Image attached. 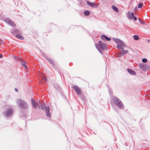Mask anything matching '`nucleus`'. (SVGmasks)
I'll return each instance as SVG.
<instances>
[{
  "label": "nucleus",
  "mask_w": 150,
  "mask_h": 150,
  "mask_svg": "<svg viewBox=\"0 0 150 150\" xmlns=\"http://www.w3.org/2000/svg\"><path fill=\"white\" fill-rule=\"evenodd\" d=\"M23 67H24L25 69H26L27 68V66H26V64H25L24 65H23Z\"/></svg>",
  "instance_id": "a878e982"
},
{
  "label": "nucleus",
  "mask_w": 150,
  "mask_h": 150,
  "mask_svg": "<svg viewBox=\"0 0 150 150\" xmlns=\"http://www.w3.org/2000/svg\"><path fill=\"white\" fill-rule=\"evenodd\" d=\"M45 57L49 61V62H50V63L53 65L54 64V62L51 59L47 57H46L45 56Z\"/></svg>",
  "instance_id": "4468645a"
},
{
  "label": "nucleus",
  "mask_w": 150,
  "mask_h": 150,
  "mask_svg": "<svg viewBox=\"0 0 150 150\" xmlns=\"http://www.w3.org/2000/svg\"><path fill=\"white\" fill-rule=\"evenodd\" d=\"M105 39H106V40L108 41H110L111 40V38H108L106 36H105Z\"/></svg>",
  "instance_id": "393cba45"
},
{
  "label": "nucleus",
  "mask_w": 150,
  "mask_h": 150,
  "mask_svg": "<svg viewBox=\"0 0 150 150\" xmlns=\"http://www.w3.org/2000/svg\"><path fill=\"white\" fill-rule=\"evenodd\" d=\"M114 41L117 44L116 47L121 50L124 49V47H125V43L121 40L118 38H113Z\"/></svg>",
  "instance_id": "f03ea898"
},
{
  "label": "nucleus",
  "mask_w": 150,
  "mask_h": 150,
  "mask_svg": "<svg viewBox=\"0 0 150 150\" xmlns=\"http://www.w3.org/2000/svg\"><path fill=\"white\" fill-rule=\"evenodd\" d=\"M101 39L103 40H104L105 39V36L103 35L101 36Z\"/></svg>",
  "instance_id": "412c9836"
},
{
  "label": "nucleus",
  "mask_w": 150,
  "mask_h": 150,
  "mask_svg": "<svg viewBox=\"0 0 150 150\" xmlns=\"http://www.w3.org/2000/svg\"><path fill=\"white\" fill-rule=\"evenodd\" d=\"M112 100L114 103L118 107L122 108L123 107V105L121 101L117 98L114 97L112 98Z\"/></svg>",
  "instance_id": "39448f33"
},
{
  "label": "nucleus",
  "mask_w": 150,
  "mask_h": 150,
  "mask_svg": "<svg viewBox=\"0 0 150 150\" xmlns=\"http://www.w3.org/2000/svg\"><path fill=\"white\" fill-rule=\"evenodd\" d=\"M19 33V32L18 30H13L11 31V33L13 35H15L16 33Z\"/></svg>",
  "instance_id": "2eb2a0df"
},
{
  "label": "nucleus",
  "mask_w": 150,
  "mask_h": 150,
  "mask_svg": "<svg viewBox=\"0 0 150 150\" xmlns=\"http://www.w3.org/2000/svg\"><path fill=\"white\" fill-rule=\"evenodd\" d=\"M143 3H140L138 6V7L139 8H142V6L143 5Z\"/></svg>",
  "instance_id": "4be33fe9"
},
{
  "label": "nucleus",
  "mask_w": 150,
  "mask_h": 150,
  "mask_svg": "<svg viewBox=\"0 0 150 150\" xmlns=\"http://www.w3.org/2000/svg\"><path fill=\"white\" fill-rule=\"evenodd\" d=\"M127 16L128 19H132L134 18L135 21L137 20V18L134 16V13L133 12H128L127 14Z\"/></svg>",
  "instance_id": "0eeeda50"
},
{
  "label": "nucleus",
  "mask_w": 150,
  "mask_h": 150,
  "mask_svg": "<svg viewBox=\"0 0 150 150\" xmlns=\"http://www.w3.org/2000/svg\"><path fill=\"white\" fill-rule=\"evenodd\" d=\"M16 103L20 108H26L28 107V105L23 100L19 99L17 100Z\"/></svg>",
  "instance_id": "7ed1b4c3"
},
{
  "label": "nucleus",
  "mask_w": 150,
  "mask_h": 150,
  "mask_svg": "<svg viewBox=\"0 0 150 150\" xmlns=\"http://www.w3.org/2000/svg\"><path fill=\"white\" fill-rule=\"evenodd\" d=\"M87 3L88 5L92 7H94L96 6V5L93 3H91L90 2L87 1Z\"/></svg>",
  "instance_id": "ddd939ff"
},
{
  "label": "nucleus",
  "mask_w": 150,
  "mask_h": 150,
  "mask_svg": "<svg viewBox=\"0 0 150 150\" xmlns=\"http://www.w3.org/2000/svg\"><path fill=\"white\" fill-rule=\"evenodd\" d=\"M16 38L19 39L21 40L24 39L23 37L21 35H16Z\"/></svg>",
  "instance_id": "f3484780"
},
{
  "label": "nucleus",
  "mask_w": 150,
  "mask_h": 150,
  "mask_svg": "<svg viewBox=\"0 0 150 150\" xmlns=\"http://www.w3.org/2000/svg\"><path fill=\"white\" fill-rule=\"evenodd\" d=\"M42 54L43 55H45V54L43 52L42 53Z\"/></svg>",
  "instance_id": "7c9ffc66"
},
{
  "label": "nucleus",
  "mask_w": 150,
  "mask_h": 150,
  "mask_svg": "<svg viewBox=\"0 0 150 150\" xmlns=\"http://www.w3.org/2000/svg\"><path fill=\"white\" fill-rule=\"evenodd\" d=\"M26 64V62L25 61H22V66H23V65H24L25 64Z\"/></svg>",
  "instance_id": "b1692460"
},
{
  "label": "nucleus",
  "mask_w": 150,
  "mask_h": 150,
  "mask_svg": "<svg viewBox=\"0 0 150 150\" xmlns=\"http://www.w3.org/2000/svg\"><path fill=\"white\" fill-rule=\"evenodd\" d=\"M90 13V12L88 11H86L84 12V15L86 16L88 15Z\"/></svg>",
  "instance_id": "6ab92c4d"
},
{
  "label": "nucleus",
  "mask_w": 150,
  "mask_h": 150,
  "mask_svg": "<svg viewBox=\"0 0 150 150\" xmlns=\"http://www.w3.org/2000/svg\"><path fill=\"white\" fill-rule=\"evenodd\" d=\"M139 67L142 70L145 71L146 70V65L143 63H140L139 65Z\"/></svg>",
  "instance_id": "9d476101"
},
{
  "label": "nucleus",
  "mask_w": 150,
  "mask_h": 150,
  "mask_svg": "<svg viewBox=\"0 0 150 150\" xmlns=\"http://www.w3.org/2000/svg\"><path fill=\"white\" fill-rule=\"evenodd\" d=\"M44 80H45V81H47V79L46 78H44Z\"/></svg>",
  "instance_id": "c756f323"
},
{
  "label": "nucleus",
  "mask_w": 150,
  "mask_h": 150,
  "mask_svg": "<svg viewBox=\"0 0 150 150\" xmlns=\"http://www.w3.org/2000/svg\"><path fill=\"white\" fill-rule=\"evenodd\" d=\"M121 55H118V56L119 57H121Z\"/></svg>",
  "instance_id": "2f4dec72"
},
{
  "label": "nucleus",
  "mask_w": 150,
  "mask_h": 150,
  "mask_svg": "<svg viewBox=\"0 0 150 150\" xmlns=\"http://www.w3.org/2000/svg\"><path fill=\"white\" fill-rule=\"evenodd\" d=\"M122 50V55L127 54L129 52V51L128 50H124V49Z\"/></svg>",
  "instance_id": "dca6fc26"
},
{
  "label": "nucleus",
  "mask_w": 150,
  "mask_h": 150,
  "mask_svg": "<svg viewBox=\"0 0 150 150\" xmlns=\"http://www.w3.org/2000/svg\"><path fill=\"white\" fill-rule=\"evenodd\" d=\"M31 101L32 106L34 108H36L38 105L37 103L33 98H31Z\"/></svg>",
  "instance_id": "9b49d317"
},
{
  "label": "nucleus",
  "mask_w": 150,
  "mask_h": 150,
  "mask_svg": "<svg viewBox=\"0 0 150 150\" xmlns=\"http://www.w3.org/2000/svg\"><path fill=\"white\" fill-rule=\"evenodd\" d=\"M127 70L128 72L131 74L133 75H134L136 74V73L134 71L131 69L129 68L127 69Z\"/></svg>",
  "instance_id": "f8f14e48"
},
{
  "label": "nucleus",
  "mask_w": 150,
  "mask_h": 150,
  "mask_svg": "<svg viewBox=\"0 0 150 150\" xmlns=\"http://www.w3.org/2000/svg\"><path fill=\"white\" fill-rule=\"evenodd\" d=\"M13 113V109L11 108H9L5 111L4 113L5 116L6 117H9L11 116Z\"/></svg>",
  "instance_id": "423d86ee"
},
{
  "label": "nucleus",
  "mask_w": 150,
  "mask_h": 150,
  "mask_svg": "<svg viewBox=\"0 0 150 150\" xmlns=\"http://www.w3.org/2000/svg\"><path fill=\"white\" fill-rule=\"evenodd\" d=\"M5 22L8 24L12 26H15V24L12 21L8 18H6L5 20Z\"/></svg>",
  "instance_id": "1a4fd4ad"
},
{
  "label": "nucleus",
  "mask_w": 150,
  "mask_h": 150,
  "mask_svg": "<svg viewBox=\"0 0 150 150\" xmlns=\"http://www.w3.org/2000/svg\"><path fill=\"white\" fill-rule=\"evenodd\" d=\"M15 90L16 92H18V89L17 88H15Z\"/></svg>",
  "instance_id": "c85d7f7f"
},
{
  "label": "nucleus",
  "mask_w": 150,
  "mask_h": 150,
  "mask_svg": "<svg viewBox=\"0 0 150 150\" xmlns=\"http://www.w3.org/2000/svg\"><path fill=\"white\" fill-rule=\"evenodd\" d=\"M142 62L145 63L147 62V60L146 58H144L142 59Z\"/></svg>",
  "instance_id": "5701e85b"
},
{
  "label": "nucleus",
  "mask_w": 150,
  "mask_h": 150,
  "mask_svg": "<svg viewBox=\"0 0 150 150\" xmlns=\"http://www.w3.org/2000/svg\"><path fill=\"white\" fill-rule=\"evenodd\" d=\"M112 9L116 12H118V9L115 6L112 5Z\"/></svg>",
  "instance_id": "a211bd4d"
},
{
  "label": "nucleus",
  "mask_w": 150,
  "mask_h": 150,
  "mask_svg": "<svg viewBox=\"0 0 150 150\" xmlns=\"http://www.w3.org/2000/svg\"><path fill=\"white\" fill-rule=\"evenodd\" d=\"M134 38L135 40H138L139 39V37L137 35H134Z\"/></svg>",
  "instance_id": "aec40b11"
},
{
  "label": "nucleus",
  "mask_w": 150,
  "mask_h": 150,
  "mask_svg": "<svg viewBox=\"0 0 150 150\" xmlns=\"http://www.w3.org/2000/svg\"><path fill=\"white\" fill-rule=\"evenodd\" d=\"M3 57V55L2 54H0V58H1L2 57Z\"/></svg>",
  "instance_id": "cd10ccee"
},
{
  "label": "nucleus",
  "mask_w": 150,
  "mask_h": 150,
  "mask_svg": "<svg viewBox=\"0 0 150 150\" xmlns=\"http://www.w3.org/2000/svg\"><path fill=\"white\" fill-rule=\"evenodd\" d=\"M73 88L77 95H80L81 93V90L79 87L76 86H73Z\"/></svg>",
  "instance_id": "6e6552de"
},
{
  "label": "nucleus",
  "mask_w": 150,
  "mask_h": 150,
  "mask_svg": "<svg viewBox=\"0 0 150 150\" xmlns=\"http://www.w3.org/2000/svg\"><path fill=\"white\" fill-rule=\"evenodd\" d=\"M95 46L98 51L101 53H102V51L100 49V48L103 50L107 49L106 44L100 41H99L98 45L97 44H95Z\"/></svg>",
  "instance_id": "f257e3e1"
},
{
  "label": "nucleus",
  "mask_w": 150,
  "mask_h": 150,
  "mask_svg": "<svg viewBox=\"0 0 150 150\" xmlns=\"http://www.w3.org/2000/svg\"><path fill=\"white\" fill-rule=\"evenodd\" d=\"M38 107L39 108L42 109H44V107H45V110L46 116L49 117H50L51 114L50 113V108L49 106L46 107L45 105V103L40 104V105L38 106Z\"/></svg>",
  "instance_id": "20e7f679"
},
{
  "label": "nucleus",
  "mask_w": 150,
  "mask_h": 150,
  "mask_svg": "<svg viewBox=\"0 0 150 150\" xmlns=\"http://www.w3.org/2000/svg\"><path fill=\"white\" fill-rule=\"evenodd\" d=\"M140 23L142 24H144V25H145V23L144 22H140Z\"/></svg>",
  "instance_id": "bb28decb"
}]
</instances>
